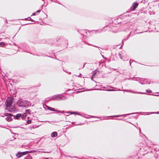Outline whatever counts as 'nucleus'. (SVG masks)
Wrapping results in <instances>:
<instances>
[{"instance_id": "nucleus-1", "label": "nucleus", "mask_w": 159, "mask_h": 159, "mask_svg": "<svg viewBox=\"0 0 159 159\" xmlns=\"http://www.w3.org/2000/svg\"><path fill=\"white\" fill-rule=\"evenodd\" d=\"M13 98L10 97L8 98L5 103L7 107L6 109L10 112H13L15 109L14 106L13 105Z\"/></svg>"}, {"instance_id": "nucleus-2", "label": "nucleus", "mask_w": 159, "mask_h": 159, "mask_svg": "<svg viewBox=\"0 0 159 159\" xmlns=\"http://www.w3.org/2000/svg\"><path fill=\"white\" fill-rule=\"evenodd\" d=\"M17 105L19 107H26L31 105V103L27 100L21 99L18 100L16 102Z\"/></svg>"}, {"instance_id": "nucleus-3", "label": "nucleus", "mask_w": 159, "mask_h": 159, "mask_svg": "<svg viewBox=\"0 0 159 159\" xmlns=\"http://www.w3.org/2000/svg\"><path fill=\"white\" fill-rule=\"evenodd\" d=\"M34 151V150L33 151H26L23 152H19L16 154V156L18 158H20V157H22V156L26 154H27L29 153H32Z\"/></svg>"}, {"instance_id": "nucleus-4", "label": "nucleus", "mask_w": 159, "mask_h": 159, "mask_svg": "<svg viewBox=\"0 0 159 159\" xmlns=\"http://www.w3.org/2000/svg\"><path fill=\"white\" fill-rule=\"evenodd\" d=\"M47 107L48 108V109L49 110H51V111H56L58 113H62L63 112V111H59V110H55L54 108H52V107H50L48 106H47Z\"/></svg>"}, {"instance_id": "nucleus-5", "label": "nucleus", "mask_w": 159, "mask_h": 159, "mask_svg": "<svg viewBox=\"0 0 159 159\" xmlns=\"http://www.w3.org/2000/svg\"><path fill=\"white\" fill-rule=\"evenodd\" d=\"M55 97L56 98H57V99H63L65 98V97L64 96L59 94L57 95Z\"/></svg>"}, {"instance_id": "nucleus-6", "label": "nucleus", "mask_w": 159, "mask_h": 159, "mask_svg": "<svg viewBox=\"0 0 159 159\" xmlns=\"http://www.w3.org/2000/svg\"><path fill=\"white\" fill-rule=\"evenodd\" d=\"M138 3L136 2H134L133 3L132 7L133 8H132L133 10H134L135 9L138 7Z\"/></svg>"}, {"instance_id": "nucleus-7", "label": "nucleus", "mask_w": 159, "mask_h": 159, "mask_svg": "<svg viewBox=\"0 0 159 159\" xmlns=\"http://www.w3.org/2000/svg\"><path fill=\"white\" fill-rule=\"evenodd\" d=\"M21 116V114H18L16 116H14V118L15 119L20 120V119Z\"/></svg>"}, {"instance_id": "nucleus-8", "label": "nucleus", "mask_w": 159, "mask_h": 159, "mask_svg": "<svg viewBox=\"0 0 159 159\" xmlns=\"http://www.w3.org/2000/svg\"><path fill=\"white\" fill-rule=\"evenodd\" d=\"M57 132H54L52 133L51 134V137H56L57 136Z\"/></svg>"}, {"instance_id": "nucleus-9", "label": "nucleus", "mask_w": 159, "mask_h": 159, "mask_svg": "<svg viewBox=\"0 0 159 159\" xmlns=\"http://www.w3.org/2000/svg\"><path fill=\"white\" fill-rule=\"evenodd\" d=\"M11 116H9L7 117L6 118V120L8 121H11L12 120V118Z\"/></svg>"}, {"instance_id": "nucleus-10", "label": "nucleus", "mask_w": 159, "mask_h": 159, "mask_svg": "<svg viewBox=\"0 0 159 159\" xmlns=\"http://www.w3.org/2000/svg\"><path fill=\"white\" fill-rule=\"evenodd\" d=\"M4 115L5 116H7V117L9 116H13V115L10 113H6L4 114Z\"/></svg>"}, {"instance_id": "nucleus-11", "label": "nucleus", "mask_w": 159, "mask_h": 159, "mask_svg": "<svg viewBox=\"0 0 159 159\" xmlns=\"http://www.w3.org/2000/svg\"><path fill=\"white\" fill-rule=\"evenodd\" d=\"M24 159H32V157L28 155L25 157Z\"/></svg>"}, {"instance_id": "nucleus-12", "label": "nucleus", "mask_w": 159, "mask_h": 159, "mask_svg": "<svg viewBox=\"0 0 159 159\" xmlns=\"http://www.w3.org/2000/svg\"><path fill=\"white\" fill-rule=\"evenodd\" d=\"M26 117V115L25 114L21 115V118L22 119H25Z\"/></svg>"}, {"instance_id": "nucleus-13", "label": "nucleus", "mask_w": 159, "mask_h": 159, "mask_svg": "<svg viewBox=\"0 0 159 159\" xmlns=\"http://www.w3.org/2000/svg\"><path fill=\"white\" fill-rule=\"evenodd\" d=\"M26 20H31L33 21H34V20H33L32 19H31V18L30 17H29L28 18H26Z\"/></svg>"}, {"instance_id": "nucleus-14", "label": "nucleus", "mask_w": 159, "mask_h": 159, "mask_svg": "<svg viewBox=\"0 0 159 159\" xmlns=\"http://www.w3.org/2000/svg\"><path fill=\"white\" fill-rule=\"evenodd\" d=\"M96 70H94V71L93 72V73L92 75V77H94L95 75V74H96Z\"/></svg>"}, {"instance_id": "nucleus-15", "label": "nucleus", "mask_w": 159, "mask_h": 159, "mask_svg": "<svg viewBox=\"0 0 159 159\" xmlns=\"http://www.w3.org/2000/svg\"><path fill=\"white\" fill-rule=\"evenodd\" d=\"M119 56L120 57V58L122 60L123 59V57L122 56V55L120 53H119Z\"/></svg>"}, {"instance_id": "nucleus-16", "label": "nucleus", "mask_w": 159, "mask_h": 159, "mask_svg": "<svg viewBox=\"0 0 159 159\" xmlns=\"http://www.w3.org/2000/svg\"><path fill=\"white\" fill-rule=\"evenodd\" d=\"M4 45V44L3 42L0 43V46H3Z\"/></svg>"}, {"instance_id": "nucleus-17", "label": "nucleus", "mask_w": 159, "mask_h": 159, "mask_svg": "<svg viewBox=\"0 0 159 159\" xmlns=\"http://www.w3.org/2000/svg\"><path fill=\"white\" fill-rule=\"evenodd\" d=\"M106 91H115V90L113 89H108L106 90Z\"/></svg>"}, {"instance_id": "nucleus-18", "label": "nucleus", "mask_w": 159, "mask_h": 159, "mask_svg": "<svg viewBox=\"0 0 159 159\" xmlns=\"http://www.w3.org/2000/svg\"><path fill=\"white\" fill-rule=\"evenodd\" d=\"M125 115H116V116H113L114 117H119V116H125Z\"/></svg>"}, {"instance_id": "nucleus-19", "label": "nucleus", "mask_w": 159, "mask_h": 159, "mask_svg": "<svg viewBox=\"0 0 159 159\" xmlns=\"http://www.w3.org/2000/svg\"><path fill=\"white\" fill-rule=\"evenodd\" d=\"M30 111L29 110H26V112L27 113H29Z\"/></svg>"}, {"instance_id": "nucleus-20", "label": "nucleus", "mask_w": 159, "mask_h": 159, "mask_svg": "<svg viewBox=\"0 0 159 159\" xmlns=\"http://www.w3.org/2000/svg\"><path fill=\"white\" fill-rule=\"evenodd\" d=\"M27 122L28 124H30L31 123V121L30 120H28L27 121Z\"/></svg>"}, {"instance_id": "nucleus-21", "label": "nucleus", "mask_w": 159, "mask_h": 159, "mask_svg": "<svg viewBox=\"0 0 159 159\" xmlns=\"http://www.w3.org/2000/svg\"><path fill=\"white\" fill-rule=\"evenodd\" d=\"M134 93H140V94H143V93L142 92H133Z\"/></svg>"}, {"instance_id": "nucleus-22", "label": "nucleus", "mask_w": 159, "mask_h": 159, "mask_svg": "<svg viewBox=\"0 0 159 159\" xmlns=\"http://www.w3.org/2000/svg\"><path fill=\"white\" fill-rule=\"evenodd\" d=\"M146 91L148 93H151L152 92V91L150 90H146Z\"/></svg>"}, {"instance_id": "nucleus-23", "label": "nucleus", "mask_w": 159, "mask_h": 159, "mask_svg": "<svg viewBox=\"0 0 159 159\" xmlns=\"http://www.w3.org/2000/svg\"><path fill=\"white\" fill-rule=\"evenodd\" d=\"M122 91H126L127 92H130V91L129 90H122Z\"/></svg>"}, {"instance_id": "nucleus-24", "label": "nucleus", "mask_w": 159, "mask_h": 159, "mask_svg": "<svg viewBox=\"0 0 159 159\" xmlns=\"http://www.w3.org/2000/svg\"><path fill=\"white\" fill-rule=\"evenodd\" d=\"M40 11V10H38L36 12V13H37L38 12H39Z\"/></svg>"}, {"instance_id": "nucleus-25", "label": "nucleus", "mask_w": 159, "mask_h": 159, "mask_svg": "<svg viewBox=\"0 0 159 159\" xmlns=\"http://www.w3.org/2000/svg\"><path fill=\"white\" fill-rule=\"evenodd\" d=\"M36 12H34V13H33V14H32V15L33 16H34V15H36Z\"/></svg>"}, {"instance_id": "nucleus-26", "label": "nucleus", "mask_w": 159, "mask_h": 159, "mask_svg": "<svg viewBox=\"0 0 159 159\" xmlns=\"http://www.w3.org/2000/svg\"><path fill=\"white\" fill-rule=\"evenodd\" d=\"M156 112H151L150 113V114H155V113H156Z\"/></svg>"}, {"instance_id": "nucleus-27", "label": "nucleus", "mask_w": 159, "mask_h": 159, "mask_svg": "<svg viewBox=\"0 0 159 159\" xmlns=\"http://www.w3.org/2000/svg\"><path fill=\"white\" fill-rule=\"evenodd\" d=\"M86 63H84V65H83V67L84 66H85V65Z\"/></svg>"}, {"instance_id": "nucleus-28", "label": "nucleus", "mask_w": 159, "mask_h": 159, "mask_svg": "<svg viewBox=\"0 0 159 159\" xmlns=\"http://www.w3.org/2000/svg\"><path fill=\"white\" fill-rule=\"evenodd\" d=\"M43 159H49L48 158H43Z\"/></svg>"}, {"instance_id": "nucleus-29", "label": "nucleus", "mask_w": 159, "mask_h": 159, "mask_svg": "<svg viewBox=\"0 0 159 159\" xmlns=\"http://www.w3.org/2000/svg\"><path fill=\"white\" fill-rule=\"evenodd\" d=\"M55 2H57L56 1ZM57 3H58L59 4H60V3L59 2H57Z\"/></svg>"}, {"instance_id": "nucleus-30", "label": "nucleus", "mask_w": 159, "mask_h": 159, "mask_svg": "<svg viewBox=\"0 0 159 159\" xmlns=\"http://www.w3.org/2000/svg\"><path fill=\"white\" fill-rule=\"evenodd\" d=\"M129 114V115H130V114ZM126 115H128V114H127Z\"/></svg>"}, {"instance_id": "nucleus-31", "label": "nucleus", "mask_w": 159, "mask_h": 159, "mask_svg": "<svg viewBox=\"0 0 159 159\" xmlns=\"http://www.w3.org/2000/svg\"><path fill=\"white\" fill-rule=\"evenodd\" d=\"M130 65H131V63L130 62V61L129 62Z\"/></svg>"}, {"instance_id": "nucleus-32", "label": "nucleus", "mask_w": 159, "mask_h": 159, "mask_svg": "<svg viewBox=\"0 0 159 159\" xmlns=\"http://www.w3.org/2000/svg\"><path fill=\"white\" fill-rule=\"evenodd\" d=\"M91 117H94V116H91Z\"/></svg>"}, {"instance_id": "nucleus-33", "label": "nucleus", "mask_w": 159, "mask_h": 159, "mask_svg": "<svg viewBox=\"0 0 159 159\" xmlns=\"http://www.w3.org/2000/svg\"><path fill=\"white\" fill-rule=\"evenodd\" d=\"M80 75H81V74H80Z\"/></svg>"}]
</instances>
